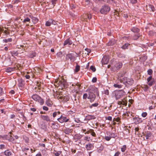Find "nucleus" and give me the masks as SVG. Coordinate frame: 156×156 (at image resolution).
<instances>
[{
  "mask_svg": "<svg viewBox=\"0 0 156 156\" xmlns=\"http://www.w3.org/2000/svg\"><path fill=\"white\" fill-rule=\"evenodd\" d=\"M55 83L58 85V86L61 87H64L66 84V81L63 78L61 77L55 80Z\"/></svg>",
  "mask_w": 156,
  "mask_h": 156,
  "instance_id": "obj_1",
  "label": "nucleus"
},
{
  "mask_svg": "<svg viewBox=\"0 0 156 156\" xmlns=\"http://www.w3.org/2000/svg\"><path fill=\"white\" fill-rule=\"evenodd\" d=\"M114 93L116 100L121 98L125 94V92L122 90L115 91Z\"/></svg>",
  "mask_w": 156,
  "mask_h": 156,
  "instance_id": "obj_2",
  "label": "nucleus"
},
{
  "mask_svg": "<svg viewBox=\"0 0 156 156\" xmlns=\"http://www.w3.org/2000/svg\"><path fill=\"white\" fill-rule=\"evenodd\" d=\"M32 98L36 101L39 102L41 105H42L44 103V101L37 94H34L32 97Z\"/></svg>",
  "mask_w": 156,
  "mask_h": 156,
  "instance_id": "obj_3",
  "label": "nucleus"
},
{
  "mask_svg": "<svg viewBox=\"0 0 156 156\" xmlns=\"http://www.w3.org/2000/svg\"><path fill=\"white\" fill-rule=\"evenodd\" d=\"M110 9V8L108 6L104 5L101 8L100 11L101 13L105 14L108 12L109 11Z\"/></svg>",
  "mask_w": 156,
  "mask_h": 156,
  "instance_id": "obj_4",
  "label": "nucleus"
},
{
  "mask_svg": "<svg viewBox=\"0 0 156 156\" xmlns=\"http://www.w3.org/2000/svg\"><path fill=\"white\" fill-rule=\"evenodd\" d=\"M58 121L61 123H63L64 122H67L69 120V119H67L66 117L63 116L62 115L60 117L57 119Z\"/></svg>",
  "mask_w": 156,
  "mask_h": 156,
  "instance_id": "obj_5",
  "label": "nucleus"
},
{
  "mask_svg": "<svg viewBox=\"0 0 156 156\" xmlns=\"http://www.w3.org/2000/svg\"><path fill=\"white\" fill-rule=\"evenodd\" d=\"M66 58L69 59L71 62H74L76 59V57L72 53L66 55Z\"/></svg>",
  "mask_w": 156,
  "mask_h": 156,
  "instance_id": "obj_6",
  "label": "nucleus"
},
{
  "mask_svg": "<svg viewBox=\"0 0 156 156\" xmlns=\"http://www.w3.org/2000/svg\"><path fill=\"white\" fill-rule=\"evenodd\" d=\"M109 60V56H105L102 58L101 62L102 64H107Z\"/></svg>",
  "mask_w": 156,
  "mask_h": 156,
  "instance_id": "obj_7",
  "label": "nucleus"
},
{
  "mask_svg": "<svg viewBox=\"0 0 156 156\" xmlns=\"http://www.w3.org/2000/svg\"><path fill=\"white\" fill-rule=\"evenodd\" d=\"M95 94L91 91H90L89 93V96L88 98L91 101H93L95 98Z\"/></svg>",
  "mask_w": 156,
  "mask_h": 156,
  "instance_id": "obj_8",
  "label": "nucleus"
},
{
  "mask_svg": "<svg viewBox=\"0 0 156 156\" xmlns=\"http://www.w3.org/2000/svg\"><path fill=\"white\" fill-rule=\"evenodd\" d=\"M133 121L136 124H137L142 122L143 120L141 118L139 117H135L133 118Z\"/></svg>",
  "mask_w": 156,
  "mask_h": 156,
  "instance_id": "obj_9",
  "label": "nucleus"
},
{
  "mask_svg": "<svg viewBox=\"0 0 156 156\" xmlns=\"http://www.w3.org/2000/svg\"><path fill=\"white\" fill-rule=\"evenodd\" d=\"M91 18V16L90 15L85 14H83L82 19V20L87 21V18L90 20Z\"/></svg>",
  "mask_w": 156,
  "mask_h": 156,
  "instance_id": "obj_10",
  "label": "nucleus"
},
{
  "mask_svg": "<svg viewBox=\"0 0 156 156\" xmlns=\"http://www.w3.org/2000/svg\"><path fill=\"white\" fill-rule=\"evenodd\" d=\"M30 20L27 17L25 18L23 21V23L24 24H26L27 26H29V23H30Z\"/></svg>",
  "mask_w": 156,
  "mask_h": 156,
  "instance_id": "obj_11",
  "label": "nucleus"
},
{
  "mask_svg": "<svg viewBox=\"0 0 156 156\" xmlns=\"http://www.w3.org/2000/svg\"><path fill=\"white\" fill-rule=\"evenodd\" d=\"M41 118L42 119L46 120L47 121H50V119L49 117L46 115H41Z\"/></svg>",
  "mask_w": 156,
  "mask_h": 156,
  "instance_id": "obj_12",
  "label": "nucleus"
},
{
  "mask_svg": "<svg viewBox=\"0 0 156 156\" xmlns=\"http://www.w3.org/2000/svg\"><path fill=\"white\" fill-rule=\"evenodd\" d=\"M72 41L70 40L69 39H68L65 41L63 44V45L64 46L67 45H71L72 44Z\"/></svg>",
  "mask_w": 156,
  "mask_h": 156,
  "instance_id": "obj_13",
  "label": "nucleus"
},
{
  "mask_svg": "<svg viewBox=\"0 0 156 156\" xmlns=\"http://www.w3.org/2000/svg\"><path fill=\"white\" fill-rule=\"evenodd\" d=\"M45 104L49 107H51L53 105V103L50 99H48L46 101Z\"/></svg>",
  "mask_w": 156,
  "mask_h": 156,
  "instance_id": "obj_14",
  "label": "nucleus"
},
{
  "mask_svg": "<svg viewBox=\"0 0 156 156\" xmlns=\"http://www.w3.org/2000/svg\"><path fill=\"white\" fill-rule=\"evenodd\" d=\"M93 147V144H88L86 145V148L87 150H90Z\"/></svg>",
  "mask_w": 156,
  "mask_h": 156,
  "instance_id": "obj_15",
  "label": "nucleus"
},
{
  "mask_svg": "<svg viewBox=\"0 0 156 156\" xmlns=\"http://www.w3.org/2000/svg\"><path fill=\"white\" fill-rule=\"evenodd\" d=\"M122 64L121 62H118L116 63L115 65V67L117 69H119L122 67Z\"/></svg>",
  "mask_w": 156,
  "mask_h": 156,
  "instance_id": "obj_16",
  "label": "nucleus"
},
{
  "mask_svg": "<svg viewBox=\"0 0 156 156\" xmlns=\"http://www.w3.org/2000/svg\"><path fill=\"white\" fill-rule=\"evenodd\" d=\"M30 17L32 21L34 24L38 22V20L37 18L32 16H30Z\"/></svg>",
  "mask_w": 156,
  "mask_h": 156,
  "instance_id": "obj_17",
  "label": "nucleus"
},
{
  "mask_svg": "<svg viewBox=\"0 0 156 156\" xmlns=\"http://www.w3.org/2000/svg\"><path fill=\"white\" fill-rule=\"evenodd\" d=\"M133 83V80L130 79H128L127 78V79L126 81V84H128L130 85H132Z\"/></svg>",
  "mask_w": 156,
  "mask_h": 156,
  "instance_id": "obj_18",
  "label": "nucleus"
},
{
  "mask_svg": "<svg viewBox=\"0 0 156 156\" xmlns=\"http://www.w3.org/2000/svg\"><path fill=\"white\" fill-rule=\"evenodd\" d=\"M127 79V77H124L122 79H119L120 82L123 83L124 84L126 85V82Z\"/></svg>",
  "mask_w": 156,
  "mask_h": 156,
  "instance_id": "obj_19",
  "label": "nucleus"
},
{
  "mask_svg": "<svg viewBox=\"0 0 156 156\" xmlns=\"http://www.w3.org/2000/svg\"><path fill=\"white\" fill-rule=\"evenodd\" d=\"M95 118L96 117L94 115H88L86 116V119L88 120L95 119Z\"/></svg>",
  "mask_w": 156,
  "mask_h": 156,
  "instance_id": "obj_20",
  "label": "nucleus"
},
{
  "mask_svg": "<svg viewBox=\"0 0 156 156\" xmlns=\"http://www.w3.org/2000/svg\"><path fill=\"white\" fill-rule=\"evenodd\" d=\"M52 19H50L48 21H47L45 23V25L47 26H49L51 25V22H52Z\"/></svg>",
  "mask_w": 156,
  "mask_h": 156,
  "instance_id": "obj_21",
  "label": "nucleus"
},
{
  "mask_svg": "<svg viewBox=\"0 0 156 156\" xmlns=\"http://www.w3.org/2000/svg\"><path fill=\"white\" fill-rule=\"evenodd\" d=\"M131 30L133 32L137 33L139 31V29L137 28L133 27L131 29Z\"/></svg>",
  "mask_w": 156,
  "mask_h": 156,
  "instance_id": "obj_22",
  "label": "nucleus"
},
{
  "mask_svg": "<svg viewBox=\"0 0 156 156\" xmlns=\"http://www.w3.org/2000/svg\"><path fill=\"white\" fill-rule=\"evenodd\" d=\"M4 153L5 155L6 156H9L11 154V152L9 150L5 151L4 152Z\"/></svg>",
  "mask_w": 156,
  "mask_h": 156,
  "instance_id": "obj_23",
  "label": "nucleus"
},
{
  "mask_svg": "<svg viewBox=\"0 0 156 156\" xmlns=\"http://www.w3.org/2000/svg\"><path fill=\"white\" fill-rule=\"evenodd\" d=\"M14 68H8L6 69V72L7 73H11L13 71Z\"/></svg>",
  "mask_w": 156,
  "mask_h": 156,
  "instance_id": "obj_24",
  "label": "nucleus"
},
{
  "mask_svg": "<svg viewBox=\"0 0 156 156\" xmlns=\"http://www.w3.org/2000/svg\"><path fill=\"white\" fill-rule=\"evenodd\" d=\"M10 53L13 56H17L18 54L17 51H11Z\"/></svg>",
  "mask_w": 156,
  "mask_h": 156,
  "instance_id": "obj_25",
  "label": "nucleus"
},
{
  "mask_svg": "<svg viewBox=\"0 0 156 156\" xmlns=\"http://www.w3.org/2000/svg\"><path fill=\"white\" fill-rule=\"evenodd\" d=\"M151 134L150 132H148L146 134L145 136L146 139L148 140L149 138L151 137Z\"/></svg>",
  "mask_w": 156,
  "mask_h": 156,
  "instance_id": "obj_26",
  "label": "nucleus"
},
{
  "mask_svg": "<svg viewBox=\"0 0 156 156\" xmlns=\"http://www.w3.org/2000/svg\"><path fill=\"white\" fill-rule=\"evenodd\" d=\"M124 74V72H121L119 73L118 74V79L119 80V79H122L121 77H122Z\"/></svg>",
  "mask_w": 156,
  "mask_h": 156,
  "instance_id": "obj_27",
  "label": "nucleus"
},
{
  "mask_svg": "<svg viewBox=\"0 0 156 156\" xmlns=\"http://www.w3.org/2000/svg\"><path fill=\"white\" fill-rule=\"evenodd\" d=\"M3 41L5 43H7L9 42H11L12 41V39L11 38H9L7 39H5L3 40Z\"/></svg>",
  "mask_w": 156,
  "mask_h": 156,
  "instance_id": "obj_28",
  "label": "nucleus"
},
{
  "mask_svg": "<svg viewBox=\"0 0 156 156\" xmlns=\"http://www.w3.org/2000/svg\"><path fill=\"white\" fill-rule=\"evenodd\" d=\"M115 43V42L114 40H112L109 41V42L108 43V45H112L114 44Z\"/></svg>",
  "mask_w": 156,
  "mask_h": 156,
  "instance_id": "obj_29",
  "label": "nucleus"
},
{
  "mask_svg": "<svg viewBox=\"0 0 156 156\" xmlns=\"http://www.w3.org/2000/svg\"><path fill=\"white\" fill-rule=\"evenodd\" d=\"M58 99H62L64 101H67L69 100V98H68L67 99L66 98V100H65V97H63V96H58Z\"/></svg>",
  "mask_w": 156,
  "mask_h": 156,
  "instance_id": "obj_30",
  "label": "nucleus"
},
{
  "mask_svg": "<svg viewBox=\"0 0 156 156\" xmlns=\"http://www.w3.org/2000/svg\"><path fill=\"white\" fill-rule=\"evenodd\" d=\"M129 45V44H128V43H126V44H125L124 45H123L122 47V48L123 49H126L127 48L128 46Z\"/></svg>",
  "mask_w": 156,
  "mask_h": 156,
  "instance_id": "obj_31",
  "label": "nucleus"
},
{
  "mask_svg": "<svg viewBox=\"0 0 156 156\" xmlns=\"http://www.w3.org/2000/svg\"><path fill=\"white\" fill-rule=\"evenodd\" d=\"M126 149V145H124L122 146V147L121 148V151L123 152L125 151Z\"/></svg>",
  "mask_w": 156,
  "mask_h": 156,
  "instance_id": "obj_32",
  "label": "nucleus"
},
{
  "mask_svg": "<svg viewBox=\"0 0 156 156\" xmlns=\"http://www.w3.org/2000/svg\"><path fill=\"white\" fill-rule=\"evenodd\" d=\"M114 87L115 88H120L122 87V86L121 85L119 84H114L113 85Z\"/></svg>",
  "mask_w": 156,
  "mask_h": 156,
  "instance_id": "obj_33",
  "label": "nucleus"
},
{
  "mask_svg": "<svg viewBox=\"0 0 156 156\" xmlns=\"http://www.w3.org/2000/svg\"><path fill=\"white\" fill-rule=\"evenodd\" d=\"M122 101V105L125 106H126L127 105V101L125 99H123Z\"/></svg>",
  "mask_w": 156,
  "mask_h": 156,
  "instance_id": "obj_34",
  "label": "nucleus"
},
{
  "mask_svg": "<svg viewBox=\"0 0 156 156\" xmlns=\"http://www.w3.org/2000/svg\"><path fill=\"white\" fill-rule=\"evenodd\" d=\"M9 138L8 139L9 141L12 142L14 141V139L12 136L10 135Z\"/></svg>",
  "mask_w": 156,
  "mask_h": 156,
  "instance_id": "obj_35",
  "label": "nucleus"
},
{
  "mask_svg": "<svg viewBox=\"0 0 156 156\" xmlns=\"http://www.w3.org/2000/svg\"><path fill=\"white\" fill-rule=\"evenodd\" d=\"M80 70V66L78 65H77L76 66L75 71L76 72H77L79 71Z\"/></svg>",
  "mask_w": 156,
  "mask_h": 156,
  "instance_id": "obj_36",
  "label": "nucleus"
},
{
  "mask_svg": "<svg viewBox=\"0 0 156 156\" xmlns=\"http://www.w3.org/2000/svg\"><path fill=\"white\" fill-rule=\"evenodd\" d=\"M32 76V73H30V75H26L25 77L27 79H29L30 78V76Z\"/></svg>",
  "mask_w": 156,
  "mask_h": 156,
  "instance_id": "obj_37",
  "label": "nucleus"
},
{
  "mask_svg": "<svg viewBox=\"0 0 156 156\" xmlns=\"http://www.w3.org/2000/svg\"><path fill=\"white\" fill-rule=\"evenodd\" d=\"M90 133H91V134L93 136H96L95 133L93 131V130L91 129L90 130Z\"/></svg>",
  "mask_w": 156,
  "mask_h": 156,
  "instance_id": "obj_38",
  "label": "nucleus"
},
{
  "mask_svg": "<svg viewBox=\"0 0 156 156\" xmlns=\"http://www.w3.org/2000/svg\"><path fill=\"white\" fill-rule=\"evenodd\" d=\"M84 104H83V106L84 108H86L88 106V104L87 102H84Z\"/></svg>",
  "mask_w": 156,
  "mask_h": 156,
  "instance_id": "obj_39",
  "label": "nucleus"
},
{
  "mask_svg": "<svg viewBox=\"0 0 156 156\" xmlns=\"http://www.w3.org/2000/svg\"><path fill=\"white\" fill-rule=\"evenodd\" d=\"M147 82L148 84L150 86H151L154 84V80H152L150 82Z\"/></svg>",
  "mask_w": 156,
  "mask_h": 156,
  "instance_id": "obj_40",
  "label": "nucleus"
},
{
  "mask_svg": "<svg viewBox=\"0 0 156 156\" xmlns=\"http://www.w3.org/2000/svg\"><path fill=\"white\" fill-rule=\"evenodd\" d=\"M98 105V103H95L94 104H92L90 106V108H92L93 106L94 107H97V106Z\"/></svg>",
  "mask_w": 156,
  "mask_h": 156,
  "instance_id": "obj_41",
  "label": "nucleus"
},
{
  "mask_svg": "<svg viewBox=\"0 0 156 156\" xmlns=\"http://www.w3.org/2000/svg\"><path fill=\"white\" fill-rule=\"evenodd\" d=\"M61 152L60 151L57 152L55 151V152L54 153V154L56 156H59L61 154Z\"/></svg>",
  "mask_w": 156,
  "mask_h": 156,
  "instance_id": "obj_42",
  "label": "nucleus"
},
{
  "mask_svg": "<svg viewBox=\"0 0 156 156\" xmlns=\"http://www.w3.org/2000/svg\"><path fill=\"white\" fill-rule=\"evenodd\" d=\"M111 138V136H105V139L107 141H109L110 140Z\"/></svg>",
  "mask_w": 156,
  "mask_h": 156,
  "instance_id": "obj_43",
  "label": "nucleus"
},
{
  "mask_svg": "<svg viewBox=\"0 0 156 156\" xmlns=\"http://www.w3.org/2000/svg\"><path fill=\"white\" fill-rule=\"evenodd\" d=\"M139 36L138 35H135L134 36H133V38L134 40H136L138 38Z\"/></svg>",
  "mask_w": 156,
  "mask_h": 156,
  "instance_id": "obj_44",
  "label": "nucleus"
},
{
  "mask_svg": "<svg viewBox=\"0 0 156 156\" xmlns=\"http://www.w3.org/2000/svg\"><path fill=\"white\" fill-rule=\"evenodd\" d=\"M65 133L67 134H69L70 133H71V130L67 129L65 130Z\"/></svg>",
  "mask_w": 156,
  "mask_h": 156,
  "instance_id": "obj_45",
  "label": "nucleus"
},
{
  "mask_svg": "<svg viewBox=\"0 0 156 156\" xmlns=\"http://www.w3.org/2000/svg\"><path fill=\"white\" fill-rule=\"evenodd\" d=\"M147 115V113L146 112H143L142 114L141 115L143 117H145Z\"/></svg>",
  "mask_w": 156,
  "mask_h": 156,
  "instance_id": "obj_46",
  "label": "nucleus"
},
{
  "mask_svg": "<svg viewBox=\"0 0 156 156\" xmlns=\"http://www.w3.org/2000/svg\"><path fill=\"white\" fill-rule=\"evenodd\" d=\"M90 69L94 72L96 70L95 68L93 66L90 67Z\"/></svg>",
  "mask_w": 156,
  "mask_h": 156,
  "instance_id": "obj_47",
  "label": "nucleus"
},
{
  "mask_svg": "<svg viewBox=\"0 0 156 156\" xmlns=\"http://www.w3.org/2000/svg\"><path fill=\"white\" fill-rule=\"evenodd\" d=\"M85 50L86 51H87V55H89V54L90 52H91V50L90 49H88V48H86L85 49Z\"/></svg>",
  "mask_w": 156,
  "mask_h": 156,
  "instance_id": "obj_48",
  "label": "nucleus"
},
{
  "mask_svg": "<svg viewBox=\"0 0 156 156\" xmlns=\"http://www.w3.org/2000/svg\"><path fill=\"white\" fill-rule=\"evenodd\" d=\"M148 74L149 75H151L152 73V71L151 69H149L147 71Z\"/></svg>",
  "mask_w": 156,
  "mask_h": 156,
  "instance_id": "obj_49",
  "label": "nucleus"
},
{
  "mask_svg": "<svg viewBox=\"0 0 156 156\" xmlns=\"http://www.w3.org/2000/svg\"><path fill=\"white\" fill-rule=\"evenodd\" d=\"M87 96V93L84 94L83 96V99H86L87 98H88Z\"/></svg>",
  "mask_w": 156,
  "mask_h": 156,
  "instance_id": "obj_50",
  "label": "nucleus"
},
{
  "mask_svg": "<svg viewBox=\"0 0 156 156\" xmlns=\"http://www.w3.org/2000/svg\"><path fill=\"white\" fill-rule=\"evenodd\" d=\"M120 120V119L119 117H117V118L115 119H113V121H116L117 122H119Z\"/></svg>",
  "mask_w": 156,
  "mask_h": 156,
  "instance_id": "obj_51",
  "label": "nucleus"
},
{
  "mask_svg": "<svg viewBox=\"0 0 156 156\" xmlns=\"http://www.w3.org/2000/svg\"><path fill=\"white\" fill-rule=\"evenodd\" d=\"M57 0H51V3L53 5V7L55 5L56 3V1Z\"/></svg>",
  "mask_w": 156,
  "mask_h": 156,
  "instance_id": "obj_52",
  "label": "nucleus"
},
{
  "mask_svg": "<svg viewBox=\"0 0 156 156\" xmlns=\"http://www.w3.org/2000/svg\"><path fill=\"white\" fill-rule=\"evenodd\" d=\"M147 82H150L152 80V76H149L147 79Z\"/></svg>",
  "mask_w": 156,
  "mask_h": 156,
  "instance_id": "obj_53",
  "label": "nucleus"
},
{
  "mask_svg": "<svg viewBox=\"0 0 156 156\" xmlns=\"http://www.w3.org/2000/svg\"><path fill=\"white\" fill-rule=\"evenodd\" d=\"M97 80V78L96 77H94L92 80V82L93 83H95Z\"/></svg>",
  "mask_w": 156,
  "mask_h": 156,
  "instance_id": "obj_54",
  "label": "nucleus"
},
{
  "mask_svg": "<svg viewBox=\"0 0 156 156\" xmlns=\"http://www.w3.org/2000/svg\"><path fill=\"white\" fill-rule=\"evenodd\" d=\"M43 110L46 111H48V108L46 106H43Z\"/></svg>",
  "mask_w": 156,
  "mask_h": 156,
  "instance_id": "obj_55",
  "label": "nucleus"
},
{
  "mask_svg": "<svg viewBox=\"0 0 156 156\" xmlns=\"http://www.w3.org/2000/svg\"><path fill=\"white\" fill-rule=\"evenodd\" d=\"M90 139V137H88V136H85L84 137V140H87L88 141H89V139Z\"/></svg>",
  "mask_w": 156,
  "mask_h": 156,
  "instance_id": "obj_56",
  "label": "nucleus"
},
{
  "mask_svg": "<svg viewBox=\"0 0 156 156\" xmlns=\"http://www.w3.org/2000/svg\"><path fill=\"white\" fill-rule=\"evenodd\" d=\"M57 115V112H54L53 114V116L54 118H55L56 116V115Z\"/></svg>",
  "mask_w": 156,
  "mask_h": 156,
  "instance_id": "obj_57",
  "label": "nucleus"
},
{
  "mask_svg": "<svg viewBox=\"0 0 156 156\" xmlns=\"http://www.w3.org/2000/svg\"><path fill=\"white\" fill-rule=\"evenodd\" d=\"M120 153L119 151L117 152L114 155V156H118Z\"/></svg>",
  "mask_w": 156,
  "mask_h": 156,
  "instance_id": "obj_58",
  "label": "nucleus"
},
{
  "mask_svg": "<svg viewBox=\"0 0 156 156\" xmlns=\"http://www.w3.org/2000/svg\"><path fill=\"white\" fill-rule=\"evenodd\" d=\"M131 2L132 3L134 4L137 2V0H131Z\"/></svg>",
  "mask_w": 156,
  "mask_h": 156,
  "instance_id": "obj_59",
  "label": "nucleus"
},
{
  "mask_svg": "<svg viewBox=\"0 0 156 156\" xmlns=\"http://www.w3.org/2000/svg\"><path fill=\"white\" fill-rule=\"evenodd\" d=\"M150 7L152 11H154L155 9L154 7L153 6L151 5H150Z\"/></svg>",
  "mask_w": 156,
  "mask_h": 156,
  "instance_id": "obj_60",
  "label": "nucleus"
},
{
  "mask_svg": "<svg viewBox=\"0 0 156 156\" xmlns=\"http://www.w3.org/2000/svg\"><path fill=\"white\" fill-rule=\"evenodd\" d=\"M105 94L108 95L109 94V91L108 90H106L105 91Z\"/></svg>",
  "mask_w": 156,
  "mask_h": 156,
  "instance_id": "obj_61",
  "label": "nucleus"
},
{
  "mask_svg": "<svg viewBox=\"0 0 156 156\" xmlns=\"http://www.w3.org/2000/svg\"><path fill=\"white\" fill-rule=\"evenodd\" d=\"M126 115L128 116H129V115H132V114L129 112H126Z\"/></svg>",
  "mask_w": 156,
  "mask_h": 156,
  "instance_id": "obj_62",
  "label": "nucleus"
},
{
  "mask_svg": "<svg viewBox=\"0 0 156 156\" xmlns=\"http://www.w3.org/2000/svg\"><path fill=\"white\" fill-rule=\"evenodd\" d=\"M52 22H51V24L53 25H56L57 23L54 20H52Z\"/></svg>",
  "mask_w": 156,
  "mask_h": 156,
  "instance_id": "obj_63",
  "label": "nucleus"
},
{
  "mask_svg": "<svg viewBox=\"0 0 156 156\" xmlns=\"http://www.w3.org/2000/svg\"><path fill=\"white\" fill-rule=\"evenodd\" d=\"M52 127L54 129H56L58 128V126L55 124L53 126H52Z\"/></svg>",
  "mask_w": 156,
  "mask_h": 156,
  "instance_id": "obj_64",
  "label": "nucleus"
}]
</instances>
